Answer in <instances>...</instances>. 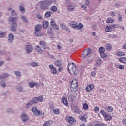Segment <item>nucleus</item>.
<instances>
[{
  "instance_id": "nucleus-14",
  "label": "nucleus",
  "mask_w": 126,
  "mask_h": 126,
  "mask_svg": "<svg viewBox=\"0 0 126 126\" xmlns=\"http://www.w3.org/2000/svg\"><path fill=\"white\" fill-rule=\"evenodd\" d=\"M78 86H74V85H71V91L73 93H75L77 91Z\"/></svg>"
},
{
  "instance_id": "nucleus-40",
  "label": "nucleus",
  "mask_w": 126,
  "mask_h": 126,
  "mask_svg": "<svg viewBox=\"0 0 126 126\" xmlns=\"http://www.w3.org/2000/svg\"><path fill=\"white\" fill-rule=\"evenodd\" d=\"M112 26V28H113V29H115V28H120V27H121V26L119 25V24H114Z\"/></svg>"
},
{
  "instance_id": "nucleus-30",
  "label": "nucleus",
  "mask_w": 126,
  "mask_h": 126,
  "mask_svg": "<svg viewBox=\"0 0 126 126\" xmlns=\"http://www.w3.org/2000/svg\"><path fill=\"white\" fill-rule=\"evenodd\" d=\"M50 10H51V11H53V12H56L57 10V6H51L50 8Z\"/></svg>"
},
{
  "instance_id": "nucleus-51",
  "label": "nucleus",
  "mask_w": 126,
  "mask_h": 126,
  "mask_svg": "<svg viewBox=\"0 0 126 126\" xmlns=\"http://www.w3.org/2000/svg\"><path fill=\"white\" fill-rule=\"evenodd\" d=\"M95 126H107L106 124L104 123H97Z\"/></svg>"
},
{
  "instance_id": "nucleus-19",
  "label": "nucleus",
  "mask_w": 126,
  "mask_h": 126,
  "mask_svg": "<svg viewBox=\"0 0 126 126\" xmlns=\"http://www.w3.org/2000/svg\"><path fill=\"white\" fill-rule=\"evenodd\" d=\"M60 27H61V29H63L64 30L67 31V30L68 29V27L67 26H66V25L64 24L63 23H61L60 24Z\"/></svg>"
},
{
  "instance_id": "nucleus-31",
  "label": "nucleus",
  "mask_w": 126,
  "mask_h": 126,
  "mask_svg": "<svg viewBox=\"0 0 126 126\" xmlns=\"http://www.w3.org/2000/svg\"><path fill=\"white\" fill-rule=\"evenodd\" d=\"M8 76H9L8 74H3L1 76H0V79H2V78H7Z\"/></svg>"
},
{
  "instance_id": "nucleus-1",
  "label": "nucleus",
  "mask_w": 126,
  "mask_h": 126,
  "mask_svg": "<svg viewBox=\"0 0 126 126\" xmlns=\"http://www.w3.org/2000/svg\"><path fill=\"white\" fill-rule=\"evenodd\" d=\"M68 69L70 74L76 75L79 72V70L77 69V67L74 63H69L68 65Z\"/></svg>"
},
{
  "instance_id": "nucleus-21",
  "label": "nucleus",
  "mask_w": 126,
  "mask_h": 126,
  "mask_svg": "<svg viewBox=\"0 0 126 126\" xmlns=\"http://www.w3.org/2000/svg\"><path fill=\"white\" fill-rule=\"evenodd\" d=\"M42 30V25L40 24L37 25L35 27V31H41Z\"/></svg>"
},
{
  "instance_id": "nucleus-63",
  "label": "nucleus",
  "mask_w": 126,
  "mask_h": 126,
  "mask_svg": "<svg viewBox=\"0 0 126 126\" xmlns=\"http://www.w3.org/2000/svg\"><path fill=\"white\" fill-rule=\"evenodd\" d=\"M111 16H116V12H114V11H112L111 12V14H110Z\"/></svg>"
},
{
  "instance_id": "nucleus-58",
  "label": "nucleus",
  "mask_w": 126,
  "mask_h": 126,
  "mask_svg": "<svg viewBox=\"0 0 126 126\" xmlns=\"http://www.w3.org/2000/svg\"><path fill=\"white\" fill-rule=\"evenodd\" d=\"M14 73L16 76H20L21 75L20 72L18 71H15Z\"/></svg>"
},
{
  "instance_id": "nucleus-44",
  "label": "nucleus",
  "mask_w": 126,
  "mask_h": 126,
  "mask_svg": "<svg viewBox=\"0 0 126 126\" xmlns=\"http://www.w3.org/2000/svg\"><path fill=\"white\" fill-rule=\"evenodd\" d=\"M83 108L84 110H88V104L87 103H85L83 105Z\"/></svg>"
},
{
  "instance_id": "nucleus-45",
  "label": "nucleus",
  "mask_w": 126,
  "mask_h": 126,
  "mask_svg": "<svg viewBox=\"0 0 126 126\" xmlns=\"http://www.w3.org/2000/svg\"><path fill=\"white\" fill-rule=\"evenodd\" d=\"M39 45H40V46H46V45H47V43L44 41H40V43H39Z\"/></svg>"
},
{
  "instance_id": "nucleus-8",
  "label": "nucleus",
  "mask_w": 126,
  "mask_h": 126,
  "mask_svg": "<svg viewBox=\"0 0 126 126\" xmlns=\"http://www.w3.org/2000/svg\"><path fill=\"white\" fill-rule=\"evenodd\" d=\"M92 51L90 48H87L83 52L82 54V58H86L87 57V56H89L90 54H91Z\"/></svg>"
},
{
  "instance_id": "nucleus-55",
  "label": "nucleus",
  "mask_w": 126,
  "mask_h": 126,
  "mask_svg": "<svg viewBox=\"0 0 126 126\" xmlns=\"http://www.w3.org/2000/svg\"><path fill=\"white\" fill-rule=\"evenodd\" d=\"M50 24L51 26H53L54 25H55L56 24V23H55V20H51L50 22Z\"/></svg>"
},
{
  "instance_id": "nucleus-2",
  "label": "nucleus",
  "mask_w": 126,
  "mask_h": 126,
  "mask_svg": "<svg viewBox=\"0 0 126 126\" xmlns=\"http://www.w3.org/2000/svg\"><path fill=\"white\" fill-rule=\"evenodd\" d=\"M40 4L42 9H48L49 6L52 4V1L51 0L42 1L40 2Z\"/></svg>"
},
{
  "instance_id": "nucleus-41",
  "label": "nucleus",
  "mask_w": 126,
  "mask_h": 126,
  "mask_svg": "<svg viewBox=\"0 0 126 126\" xmlns=\"http://www.w3.org/2000/svg\"><path fill=\"white\" fill-rule=\"evenodd\" d=\"M5 36V32H0V38H3Z\"/></svg>"
},
{
  "instance_id": "nucleus-16",
  "label": "nucleus",
  "mask_w": 126,
  "mask_h": 126,
  "mask_svg": "<svg viewBox=\"0 0 126 126\" xmlns=\"http://www.w3.org/2000/svg\"><path fill=\"white\" fill-rule=\"evenodd\" d=\"M55 64L57 67H60L62 65V61L60 60H57L56 62H55Z\"/></svg>"
},
{
  "instance_id": "nucleus-23",
  "label": "nucleus",
  "mask_w": 126,
  "mask_h": 126,
  "mask_svg": "<svg viewBox=\"0 0 126 126\" xmlns=\"http://www.w3.org/2000/svg\"><path fill=\"white\" fill-rule=\"evenodd\" d=\"M119 61L123 63L126 64V57H121L119 59Z\"/></svg>"
},
{
  "instance_id": "nucleus-10",
  "label": "nucleus",
  "mask_w": 126,
  "mask_h": 126,
  "mask_svg": "<svg viewBox=\"0 0 126 126\" xmlns=\"http://www.w3.org/2000/svg\"><path fill=\"white\" fill-rule=\"evenodd\" d=\"M61 103H63V104H64V105H65V106H66V107H67V106H68V101H67V98H66V97L65 96H63L61 99Z\"/></svg>"
},
{
  "instance_id": "nucleus-29",
  "label": "nucleus",
  "mask_w": 126,
  "mask_h": 126,
  "mask_svg": "<svg viewBox=\"0 0 126 126\" xmlns=\"http://www.w3.org/2000/svg\"><path fill=\"white\" fill-rule=\"evenodd\" d=\"M37 102H43V101H44V97H43V96L40 95L38 97H37Z\"/></svg>"
},
{
  "instance_id": "nucleus-17",
  "label": "nucleus",
  "mask_w": 126,
  "mask_h": 126,
  "mask_svg": "<svg viewBox=\"0 0 126 126\" xmlns=\"http://www.w3.org/2000/svg\"><path fill=\"white\" fill-rule=\"evenodd\" d=\"M80 120L82 121V122H86V119H87V115L86 114H84L83 116H80Z\"/></svg>"
},
{
  "instance_id": "nucleus-56",
  "label": "nucleus",
  "mask_w": 126,
  "mask_h": 126,
  "mask_svg": "<svg viewBox=\"0 0 126 126\" xmlns=\"http://www.w3.org/2000/svg\"><path fill=\"white\" fill-rule=\"evenodd\" d=\"M43 126H50V122L47 121L44 123Z\"/></svg>"
},
{
  "instance_id": "nucleus-49",
  "label": "nucleus",
  "mask_w": 126,
  "mask_h": 126,
  "mask_svg": "<svg viewBox=\"0 0 126 126\" xmlns=\"http://www.w3.org/2000/svg\"><path fill=\"white\" fill-rule=\"evenodd\" d=\"M21 18L22 20H23V21H24V22H27V19L26 18V17H25V16H22L21 17Z\"/></svg>"
},
{
  "instance_id": "nucleus-60",
  "label": "nucleus",
  "mask_w": 126,
  "mask_h": 126,
  "mask_svg": "<svg viewBox=\"0 0 126 126\" xmlns=\"http://www.w3.org/2000/svg\"><path fill=\"white\" fill-rule=\"evenodd\" d=\"M85 0L86 5H89V2H90V0Z\"/></svg>"
},
{
  "instance_id": "nucleus-32",
  "label": "nucleus",
  "mask_w": 126,
  "mask_h": 126,
  "mask_svg": "<svg viewBox=\"0 0 126 126\" xmlns=\"http://www.w3.org/2000/svg\"><path fill=\"white\" fill-rule=\"evenodd\" d=\"M49 109L50 111H53L54 109H55V106L54 105V103H50Z\"/></svg>"
},
{
  "instance_id": "nucleus-50",
  "label": "nucleus",
  "mask_w": 126,
  "mask_h": 126,
  "mask_svg": "<svg viewBox=\"0 0 126 126\" xmlns=\"http://www.w3.org/2000/svg\"><path fill=\"white\" fill-rule=\"evenodd\" d=\"M52 27L54 28V29H55V30H59V26L57 25V24H55L53 26H52Z\"/></svg>"
},
{
  "instance_id": "nucleus-54",
  "label": "nucleus",
  "mask_w": 126,
  "mask_h": 126,
  "mask_svg": "<svg viewBox=\"0 0 126 126\" xmlns=\"http://www.w3.org/2000/svg\"><path fill=\"white\" fill-rule=\"evenodd\" d=\"M94 110L95 113H98L99 112V107L96 106L94 108Z\"/></svg>"
},
{
  "instance_id": "nucleus-43",
  "label": "nucleus",
  "mask_w": 126,
  "mask_h": 126,
  "mask_svg": "<svg viewBox=\"0 0 126 126\" xmlns=\"http://www.w3.org/2000/svg\"><path fill=\"white\" fill-rule=\"evenodd\" d=\"M68 99L69 101H73V95L71 94H69L68 97Z\"/></svg>"
},
{
  "instance_id": "nucleus-61",
  "label": "nucleus",
  "mask_w": 126,
  "mask_h": 126,
  "mask_svg": "<svg viewBox=\"0 0 126 126\" xmlns=\"http://www.w3.org/2000/svg\"><path fill=\"white\" fill-rule=\"evenodd\" d=\"M1 86H2V87H5V83L3 81H1Z\"/></svg>"
},
{
  "instance_id": "nucleus-4",
  "label": "nucleus",
  "mask_w": 126,
  "mask_h": 126,
  "mask_svg": "<svg viewBox=\"0 0 126 126\" xmlns=\"http://www.w3.org/2000/svg\"><path fill=\"white\" fill-rule=\"evenodd\" d=\"M9 22H12V25L11 26V31H16V24L17 19L16 18L11 17L9 19Z\"/></svg>"
},
{
  "instance_id": "nucleus-35",
  "label": "nucleus",
  "mask_w": 126,
  "mask_h": 126,
  "mask_svg": "<svg viewBox=\"0 0 126 126\" xmlns=\"http://www.w3.org/2000/svg\"><path fill=\"white\" fill-rule=\"evenodd\" d=\"M43 28H47L49 26V23L46 21L43 22Z\"/></svg>"
},
{
  "instance_id": "nucleus-53",
  "label": "nucleus",
  "mask_w": 126,
  "mask_h": 126,
  "mask_svg": "<svg viewBox=\"0 0 126 126\" xmlns=\"http://www.w3.org/2000/svg\"><path fill=\"white\" fill-rule=\"evenodd\" d=\"M100 56H101V58L104 59V58H106V56L107 55L105 54V52H102L101 53H100Z\"/></svg>"
},
{
  "instance_id": "nucleus-22",
  "label": "nucleus",
  "mask_w": 126,
  "mask_h": 126,
  "mask_svg": "<svg viewBox=\"0 0 126 126\" xmlns=\"http://www.w3.org/2000/svg\"><path fill=\"white\" fill-rule=\"evenodd\" d=\"M32 48V47H31V45H27L26 46V51L28 54L31 52Z\"/></svg>"
},
{
  "instance_id": "nucleus-18",
  "label": "nucleus",
  "mask_w": 126,
  "mask_h": 126,
  "mask_svg": "<svg viewBox=\"0 0 126 126\" xmlns=\"http://www.w3.org/2000/svg\"><path fill=\"white\" fill-rule=\"evenodd\" d=\"M113 30H114V28L112 25L110 26H107L105 28V31L106 32H110V31H113Z\"/></svg>"
},
{
  "instance_id": "nucleus-27",
  "label": "nucleus",
  "mask_w": 126,
  "mask_h": 126,
  "mask_svg": "<svg viewBox=\"0 0 126 126\" xmlns=\"http://www.w3.org/2000/svg\"><path fill=\"white\" fill-rule=\"evenodd\" d=\"M52 15V12L51 11H47L45 14V16L47 18L51 17V16Z\"/></svg>"
},
{
  "instance_id": "nucleus-38",
  "label": "nucleus",
  "mask_w": 126,
  "mask_h": 126,
  "mask_svg": "<svg viewBox=\"0 0 126 126\" xmlns=\"http://www.w3.org/2000/svg\"><path fill=\"white\" fill-rule=\"evenodd\" d=\"M35 50L37 51L38 53H40L41 51H42V49L41 48V47L39 46H36L35 47Z\"/></svg>"
},
{
  "instance_id": "nucleus-3",
  "label": "nucleus",
  "mask_w": 126,
  "mask_h": 126,
  "mask_svg": "<svg viewBox=\"0 0 126 126\" xmlns=\"http://www.w3.org/2000/svg\"><path fill=\"white\" fill-rule=\"evenodd\" d=\"M66 3L65 4L66 7H67V10L69 11H74L75 9V5L73 3H70V0H66Z\"/></svg>"
},
{
  "instance_id": "nucleus-11",
  "label": "nucleus",
  "mask_w": 126,
  "mask_h": 126,
  "mask_svg": "<svg viewBox=\"0 0 126 126\" xmlns=\"http://www.w3.org/2000/svg\"><path fill=\"white\" fill-rule=\"evenodd\" d=\"M94 85L93 84H90L89 85H88L86 88V91H87V92H90V91H92V89H94Z\"/></svg>"
},
{
  "instance_id": "nucleus-6",
  "label": "nucleus",
  "mask_w": 126,
  "mask_h": 126,
  "mask_svg": "<svg viewBox=\"0 0 126 126\" xmlns=\"http://www.w3.org/2000/svg\"><path fill=\"white\" fill-rule=\"evenodd\" d=\"M100 113L103 116L105 121H111L112 120V117L111 114H107L104 110H101Z\"/></svg>"
},
{
  "instance_id": "nucleus-26",
  "label": "nucleus",
  "mask_w": 126,
  "mask_h": 126,
  "mask_svg": "<svg viewBox=\"0 0 126 126\" xmlns=\"http://www.w3.org/2000/svg\"><path fill=\"white\" fill-rule=\"evenodd\" d=\"M116 56H118V57H122V56H125V53L122 51H117Z\"/></svg>"
},
{
  "instance_id": "nucleus-13",
  "label": "nucleus",
  "mask_w": 126,
  "mask_h": 126,
  "mask_svg": "<svg viewBox=\"0 0 126 126\" xmlns=\"http://www.w3.org/2000/svg\"><path fill=\"white\" fill-rule=\"evenodd\" d=\"M34 34L35 36L37 37H40V36H44V33L42 32L39 31H35Z\"/></svg>"
},
{
  "instance_id": "nucleus-37",
  "label": "nucleus",
  "mask_w": 126,
  "mask_h": 126,
  "mask_svg": "<svg viewBox=\"0 0 126 126\" xmlns=\"http://www.w3.org/2000/svg\"><path fill=\"white\" fill-rule=\"evenodd\" d=\"M32 104H37L38 103V99L37 97H34L32 100Z\"/></svg>"
},
{
  "instance_id": "nucleus-33",
  "label": "nucleus",
  "mask_w": 126,
  "mask_h": 126,
  "mask_svg": "<svg viewBox=\"0 0 126 126\" xmlns=\"http://www.w3.org/2000/svg\"><path fill=\"white\" fill-rule=\"evenodd\" d=\"M114 20L112 18H108L106 20L107 23H113Z\"/></svg>"
},
{
  "instance_id": "nucleus-25",
  "label": "nucleus",
  "mask_w": 126,
  "mask_h": 126,
  "mask_svg": "<svg viewBox=\"0 0 126 126\" xmlns=\"http://www.w3.org/2000/svg\"><path fill=\"white\" fill-rule=\"evenodd\" d=\"M71 85H74L75 86H78V84L77 83V80H76V79H74L72 81V83Z\"/></svg>"
},
{
  "instance_id": "nucleus-36",
  "label": "nucleus",
  "mask_w": 126,
  "mask_h": 126,
  "mask_svg": "<svg viewBox=\"0 0 126 126\" xmlns=\"http://www.w3.org/2000/svg\"><path fill=\"white\" fill-rule=\"evenodd\" d=\"M112 49V46L110 44H107L106 46V51H111Z\"/></svg>"
},
{
  "instance_id": "nucleus-12",
  "label": "nucleus",
  "mask_w": 126,
  "mask_h": 126,
  "mask_svg": "<svg viewBox=\"0 0 126 126\" xmlns=\"http://www.w3.org/2000/svg\"><path fill=\"white\" fill-rule=\"evenodd\" d=\"M66 120L68 123H69V124H71V125H72V124H74L75 123L74 118L72 117H70L69 118L67 117Z\"/></svg>"
},
{
  "instance_id": "nucleus-39",
  "label": "nucleus",
  "mask_w": 126,
  "mask_h": 126,
  "mask_svg": "<svg viewBox=\"0 0 126 126\" xmlns=\"http://www.w3.org/2000/svg\"><path fill=\"white\" fill-rule=\"evenodd\" d=\"M34 86H36V87H40V84L38 83H32V87H34Z\"/></svg>"
},
{
  "instance_id": "nucleus-7",
  "label": "nucleus",
  "mask_w": 126,
  "mask_h": 126,
  "mask_svg": "<svg viewBox=\"0 0 126 126\" xmlns=\"http://www.w3.org/2000/svg\"><path fill=\"white\" fill-rule=\"evenodd\" d=\"M32 111L34 113L35 116H44V113L38 110V108L36 107H33L32 109Z\"/></svg>"
},
{
  "instance_id": "nucleus-52",
  "label": "nucleus",
  "mask_w": 126,
  "mask_h": 126,
  "mask_svg": "<svg viewBox=\"0 0 126 126\" xmlns=\"http://www.w3.org/2000/svg\"><path fill=\"white\" fill-rule=\"evenodd\" d=\"M53 112H54V114H55L56 115H59V109H54Z\"/></svg>"
},
{
  "instance_id": "nucleus-34",
  "label": "nucleus",
  "mask_w": 126,
  "mask_h": 126,
  "mask_svg": "<svg viewBox=\"0 0 126 126\" xmlns=\"http://www.w3.org/2000/svg\"><path fill=\"white\" fill-rule=\"evenodd\" d=\"M51 72L52 74H57V69L55 67L51 69Z\"/></svg>"
},
{
  "instance_id": "nucleus-20",
  "label": "nucleus",
  "mask_w": 126,
  "mask_h": 126,
  "mask_svg": "<svg viewBox=\"0 0 126 126\" xmlns=\"http://www.w3.org/2000/svg\"><path fill=\"white\" fill-rule=\"evenodd\" d=\"M21 119L23 122H26V121H27L28 120V117H27V115L25 114H23L21 116Z\"/></svg>"
},
{
  "instance_id": "nucleus-59",
  "label": "nucleus",
  "mask_w": 126,
  "mask_h": 126,
  "mask_svg": "<svg viewBox=\"0 0 126 126\" xmlns=\"http://www.w3.org/2000/svg\"><path fill=\"white\" fill-rule=\"evenodd\" d=\"M31 105H32V102H30V103H28L26 105V108H29L30 107V106H31Z\"/></svg>"
},
{
  "instance_id": "nucleus-48",
  "label": "nucleus",
  "mask_w": 126,
  "mask_h": 126,
  "mask_svg": "<svg viewBox=\"0 0 126 126\" xmlns=\"http://www.w3.org/2000/svg\"><path fill=\"white\" fill-rule=\"evenodd\" d=\"M53 29L52 28H50L48 29V34H52V33H53Z\"/></svg>"
},
{
  "instance_id": "nucleus-24",
  "label": "nucleus",
  "mask_w": 126,
  "mask_h": 126,
  "mask_svg": "<svg viewBox=\"0 0 126 126\" xmlns=\"http://www.w3.org/2000/svg\"><path fill=\"white\" fill-rule=\"evenodd\" d=\"M14 39V36H13V34L12 33H10L9 34L8 41L9 42H12Z\"/></svg>"
},
{
  "instance_id": "nucleus-64",
  "label": "nucleus",
  "mask_w": 126,
  "mask_h": 126,
  "mask_svg": "<svg viewBox=\"0 0 126 126\" xmlns=\"http://www.w3.org/2000/svg\"><path fill=\"white\" fill-rule=\"evenodd\" d=\"M122 123L123 124V125H126V119H123L122 121Z\"/></svg>"
},
{
  "instance_id": "nucleus-42",
  "label": "nucleus",
  "mask_w": 126,
  "mask_h": 126,
  "mask_svg": "<svg viewBox=\"0 0 126 126\" xmlns=\"http://www.w3.org/2000/svg\"><path fill=\"white\" fill-rule=\"evenodd\" d=\"M116 67L117 68H119V69H121L122 70H123V69L125 68V66H124V65H117Z\"/></svg>"
},
{
  "instance_id": "nucleus-15",
  "label": "nucleus",
  "mask_w": 126,
  "mask_h": 126,
  "mask_svg": "<svg viewBox=\"0 0 126 126\" xmlns=\"http://www.w3.org/2000/svg\"><path fill=\"white\" fill-rule=\"evenodd\" d=\"M102 64V59L101 58H97L96 60V66H100Z\"/></svg>"
},
{
  "instance_id": "nucleus-57",
  "label": "nucleus",
  "mask_w": 126,
  "mask_h": 126,
  "mask_svg": "<svg viewBox=\"0 0 126 126\" xmlns=\"http://www.w3.org/2000/svg\"><path fill=\"white\" fill-rule=\"evenodd\" d=\"M32 66H38V63H36V62H32Z\"/></svg>"
},
{
  "instance_id": "nucleus-62",
  "label": "nucleus",
  "mask_w": 126,
  "mask_h": 126,
  "mask_svg": "<svg viewBox=\"0 0 126 126\" xmlns=\"http://www.w3.org/2000/svg\"><path fill=\"white\" fill-rule=\"evenodd\" d=\"M91 75H92V76H95V75H96V72L94 71H92L91 73Z\"/></svg>"
},
{
  "instance_id": "nucleus-9",
  "label": "nucleus",
  "mask_w": 126,
  "mask_h": 126,
  "mask_svg": "<svg viewBox=\"0 0 126 126\" xmlns=\"http://www.w3.org/2000/svg\"><path fill=\"white\" fill-rule=\"evenodd\" d=\"M71 110L75 113V114H80L81 110H80V108H79L76 105H72L71 106Z\"/></svg>"
},
{
  "instance_id": "nucleus-46",
  "label": "nucleus",
  "mask_w": 126,
  "mask_h": 126,
  "mask_svg": "<svg viewBox=\"0 0 126 126\" xmlns=\"http://www.w3.org/2000/svg\"><path fill=\"white\" fill-rule=\"evenodd\" d=\"M19 9L22 13H24L25 12V9H24V8L23 7L20 6Z\"/></svg>"
},
{
  "instance_id": "nucleus-5",
  "label": "nucleus",
  "mask_w": 126,
  "mask_h": 126,
  "mask_svg": "<svg viewBox=\"0 0 126 126\" xmlns=\"http://www.w3.org/2000/svg\"><path fill=\"white\" fill-rule=\"evenodd\" d=\"M70 26L74 29H78V30H80L83 28V24L82 23H79L77 24V23L75 22H71L70 23Z\"/></svg>"
},
{
  "instance_id": "nucleus-28",
  "label": "nucleus",
  "mask_w": 126,
  "mask_h": 126,
  "mask_svg": "<svg viewBox=\"0 0 126 126\" xmlns=\"http://www.w3.org/2000/svg\"><path fill=\"white\" fill-rule=\"evenodd\" d=\"M106 110L107 111V112H109L110 113L113 112V109L112 107V106H108L106 107Z\"/></svg>"
},
{
  "instance_id": "nucleus-47",
  "label": "nucleus",
  "mask_w": 126,
  "mask_h": 126,
  "mask_svg": "<svg viewBox=\"0 0 126 126\" xmlns=\"http://www.w3.org/2000/svg\"><path fill=\"white\" fill-rule=\"evenodd\" d=\"M99 52L101 54V53L105 52V48L103 47H100L99 49Z\"/></svg>"
}]
</instances>
